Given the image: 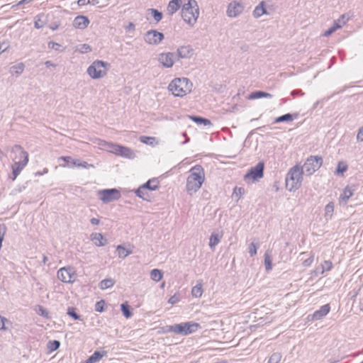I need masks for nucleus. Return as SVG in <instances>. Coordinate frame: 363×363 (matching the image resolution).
Instances as JSON below:
<instances>
[{
    "label": "nucleus",
    "mask_w": 363,
    "mask_h": 363,
    "mask_svg": "<svg viewBox=\"0 0 363 363\" xmlns=\"http://www.w3.org/2000/svg\"><path fill=\"white\" fill-rule=\"evenodd\" d=\"M205 181V173L201 165H195L189 170V175L186 179V189L189 195L196 194L201 187Z\"/></svg>",
    "instance_id": "1"
},
{
    "label": "nucleus",
    "mask_w": 363,
    "mask_h": 363,
    "mask_svg": "<svg viewBox=\"0 0 363 363\" xmlns=\"http://www.w3.org/2000/svg\"><path fill=\"white\" fill-rule=\"evenodd\" d=\"M192 82L186 77H177L172 79L167 86L168 91L174 97L183 98L191 93Z\"/></svg>",
    "instance_id": "2"
},
{
    "label": "nucleus",
    "mask_w": 363,
    "mask_h": 363,
    "mask_svg": "<svg viewBox=\"0 0 363 363\" xmlns=\"http://www.w3.org/2000/svg\"><path fill=\"white\" fill-rule=\"evenodd\" d=\"M11 152L15 153L13 158V164L12 165V177L13 181L16 180L21 172L28 163V154L23 148L18 145H14Z\"/></svg>",
    "instance_id": "3"
},
{
    "label": "nucleus",
    "mask_w": 363,
    "mask_h": 363,
    "mask_svg": "<svg viewBox=\"0 0 363 363\" xmlns=\"http://www.w3.org/2000/svg\"><path fill=\"white\" fill-rule=\"evenodd\" d=\"M303 171L299 164L292 167L288 172L286 179V188L289 192L298 190L302 184Z\"/></svg>",
    "instance_id": "4"
},
{
    "label": "nucleus",
    "mask_w": 363,
    "mask_h": 363,
    "mask_svg": "<svg viewBox=\"0 0 363 363\" xmlns=\"http://www.w3.org/2000/svg\"><path fill=\"white\" fill-rule=\"evenodd\" d=\"M181 17L191 28L195 26L199 17V8L196 0H189L182 5Z\"/></svg>",
    "instance_id": "5"
},
{
    "label": "nucleus",
    "mask_w": 363,
    "mask_h": 363,
    "mask_svg": "<svg viewBox=\"0 0 363 363\" xmlns=\"http://www.w3.org/2000/svg\"><path fill=\"white\" fill-rule=\"evenodd\" d=\"M110 65L103 60H96L87 67L86 73L93 80L100 79L107 75Z\"/></svg>",
    "instance_id": "6"
},
{
    "label": "nucleus",
    "mask_w": 363,
    "mask_h": 363,
    "mask_svg": "<svg viewBox=\"0 0 363 363\" xmlns=\"http://www.w3.org/2000/svg\"><path fill=\"white\" fill-rule=\"evenodd\" d=\"M201 328L200 325L193 321L174 324L167 328V332H172L184 336L194 333Z\"/></svg>",
    "instance_id": "7"
},
{
    "label": "nucleus",
    "mask_w": 363,
    "mask_h": 363,
    "mask_svg": "<svg viewBox=\"0 0 363 363\" xmlns=\"http://www.w3.org/2000/svg\"><path fill=\"white\" fill-rule=\"evenodd\" d=\"M322 164L323 158L321 156H310L307 158L301 168L308 176H311L320 168Z\"/></svg>",
    "instance_id": "8"
},
{
    "label": "nucleus",
    "mask_w": 363,
    "mask_h": 363,
    "mask_svg": "<svg viewBox=\"0 0 363 363\" xmlns=\"http://www.w3.org/2000/svg\"><path fill=\"white\" fill-rule=\"evenodd\" d=\"M57 277L62 283L72 284L77 279V272L72 266L63 267L57 270Z\"/></svg>",
    "instance_id": "9"
},
{
    "label": "nucleus",
    "mask_w": 363,
    "mask_h": 363,
    "mask_svg": "<svg viewBox=\"0 0 363 363\" xmlns=\"http://www.w3.org/2000/svg\"><path fill=\"white\" fill-rule=\"evenodd\" d=\"M264 162H259L255 167L250 168L244 176L247 183H255L264 176Z\"/></svg>",
    "instance_id": "10"
},
{
    "label": "nucleus",
    "mask_w": 363,
    "mask_h": 363,
    "mask_svg": "<svg viewBox=\"0 0 363 363\" xmlns=\"http://www.w3.org/2000/svg\"><path fill=\"white\" fill-rule=\"evenodd\" d=\"M245 10L244 4L240 1H232L228 5L226 8V16L229 18H235L240 16Z\"/></svg>",
    "instance_id": "11"
},
{
    "label": "nucleus",
    "mask_w": 363,
    "mask_h": 363,
    "mask_svg": "<svg viewBox=\"0 0 363 363\" xmlns=\"http://www.w3.org/2000/svg\"><path fill=\"white\" fill-rule=\"evenodd\" d=\"M164 38L162 33L156 30H150L144 34L143 40L148 45L155 46L159 45Z\"/></svg>",
    "instance_id": "12"
},
{
    "label": "nucleus",
    "mask_w": 363,
    "mask_h": 363,
    "mask_svg": "<svg viewBox=\"0 0 363 363\" xmlns=\"http://www.w3.org/2000/svg\"><path fill=\"white\" fill-rule=\"evenodd\" d=\"M157 62L164 68H172L175 62L174 54L172 52L160 53L157 57Z\"/></svg>",
    "instance_id": "13"
},
{
    "label": "nucleus",
    "mask_w": 363,
    "mask_h": 363,
    "mask_svg": "<svg viewBox=\"0 0 363 363\" xmlns=\"http://www.w3.org/2000/svg\"><path fill=\"white\" fill-rule=\"evenodd\" d=\"M101 200L104 203H108L114 200H118L121 193L116 189H104L99 191Z\"/></svg>",
    "instance_id": "14"
},
{
    "label": "nucleus",
    "mask_w": 363,
    "mask_h": 363,
    "mask_svg": "<svg viewBox=\"0 0 363 363\" xmlns=\"http://www.w3.org/2000/svg\"><path fill=\"white\" fill-rule=\"evenodd\" d=\"M350 17L347 14H342L339 18L335 20L333 26L324 32L323 36L327 37L334 33L336 30L342 28L347 22L349 21Z\"/></svg>",
    "instance_id": "15"
},
{
    "label": "nucleus",
    "mask_w": 363,
    "mask_h": 363,
    "mask_svg": "<svg viewBox=\"0 0 363 363\" xmlns=\"http://www.w3.org/2000/svg\"><path fill=\"white\" fill-rule=\"evenodd\" d=\"M194 55V50L189 45L179 46L177 49V56L178 60H189Z\"/></svg>",
    "instance_id": "16"
},
{
    "label": "nucleus",
    "mask_w": 363,
    "mask_h": 363,
    "mask_svg": "<svg viewBox=\"0 0 363 363\" xmlns=\"http://www.w3.org/2000/svg\"><path fill=\"white\" fill-rule=\"evenodd\" d=\"M113 154L130 160L134 159L135 157L134 151L130 148L118 144L116 145Z\"/></svg>",
    "instance_id": "17"
},
{
    "label": "nucleus",
    "mask_w": 363,
    "mask_h": 363,
    "mask_svg": "<svg viewBox=\"0 0 363 363\" xmlns=\"http://www.w3.org/2000/svg\"><path fill=\"white\" fill-rule=\"evenodd\" d=\"M89 20L85 16H77L74 18L72 26L74 28L79 30H84L89 25Z\"/></svg>",
    "instance_id": "18"
},
{
    "label": "nucleus",
    "mask_w": 363,
    "mask_h": 363,
    "mask_svg": "<svg viewBox=\"0 0 363 363\" xmlns=\"http://www.w3.org/2000/svg\"><path fill=\"white\" fill-rule=\"evenodd\" d=\"M269 13L268 12L267 9V4L264 1H260L258 5H257L253 11H252V16L255 18H259L264 15H269Z\"/></svg>",
    "instance_id": "19"
},
{
    "label": "nucleus",
    "mask_w": 363,
    "mask_h": 363,
    "mask_svg": "<svg viewBox=\"0 0 363 363\" xmlns=\"http://www.w3.org/2000/svg\"><path fill=\"white\" fill-rule=\"evenodd\" d=\"M95 143L97 145L99 149L112 154H113L115 148L117 145L116 143L107 142L100 139H96Z\"/></svg>",
    "instance_id": "20"
},
{
    "label": "nucleus",
    "mask_w": 363,
    "mask_h": 363,
    "mask_svg": "<svg viewBox=\"0 0 363 363\" xmlns=\"http://www.w3.org/2000/svg\"><path fill=\"white\" fill-rule=\"evenodd\" d=\"M330 310V307L329 304H325L323 306H321L318 310L315 311L312 315H311V320H318L322 319L323 317H325Z\"/></svg>",
    "instance_id": "21"
},
{
    "label": "nucleus",
    "mask_w": 363,
    "mask_h": 363,
    "mask_svg": "<svg viewBox=\"0 0 363 363\" xmlns=\"http://www.w3.org/2000/svg\"><path fill=\"white\" fill-rule=\"evenodd\" d=\"M333 267V264L329 260H325L323 264L320 265L319 267L313 270L311 272V274L314 277H317L319 274H323L325 272L330 271Z\"/></svg>",
    "instance_id": "22"
},
{
    "label": "nucleus",
    "mask_w": 363,
    "mask_h": 363,
    "mask_svg": "<svg viewBox=\"0 0 363 363\" xmlns=\"http://www.w3.org/2000/svg\"><path fill=\"white\" fill-rule=\"evenodd\" d=\"M90 239L96 247H104L106 245V240L100 233H93L90 235Z\"/></svg>",
    "instance_id": "23"
},
{
    "label": "nucleus",
    "mask_w": 363,
    "mask_h": 363,
    "mask_svg": "<svg viewBox=\"0 0 363 363\" xmlns=\"http://www.w3.org/2000/svg\"><path fill=\"white\" fill-rule=\"evenodd\" d=\"M182 0H171L167 6V11L169 15L172 16L180 8L182 9Z\"/></svg>",
    "instance_id": "24"
},
{
    "label": "nucleus",
    "mask_w": 363,
    "mask_h": 363,
    "mask_svg": "<svg viewBox=\"0 0 363 363\" xmlns=\"http://www.w3.org/2000/svg\"><path fill=\"white\" fill-rule=\"evenodd\" d=\"M25 69V65L23 62H18L10 67L9 73L11 77H18L21 76Z\"/></svg>",
    "instance_id": "25"
},
{
    "label": "nucleus",
    "mask_w": 363,
    "mask_h": 363,
    "mask_svg": "<svg viewBox=\"0 0 363 363\" xmlns=\"http://www.w3.org/2000/svg\"><path fill=\"white\" fill-rule=\"evenodd\" d=\"M144 189H148L150 191H156L160 188V183L157 179L152 178L149 179L147 182L141 185Z\"/></svg>",
    "instance_id": "26"
},
{
    "label": "nucleus",
    "mask_w": 363,
    "mask_h": 363,
    "mask_svg": "<svg viewBox=\"0 0 363 363\" xmlns=\"http://www.w3.org/2000/svg\"><path fill=\"white\" fill-rule=\"evenodd\" d=\"M105 355L106 352L104 351H96L85 361L84 363H95L102 359Z\"/></svg>",
    "instance_id": "27"
},
{
    "label": "nucleus",
    "mask_w": 363,
    "mask_h": 363,
    "mask_svg": "<svg viewBox=\"0 0 363 363\" xmlns=\"http://www.w3.org/2000/svg\"><path fill=\"white\" fill-rule=\"evenodd\" d=\"M139 140L140 143L151 147L157 146L159 144L158 141L155 137L141 136L140 137Z\"/></svg>",
    "instance_id": "28"
},
{
    "label": "nucleus",
    "mask_w": 363,
    "mask_h": 363,
    "mask_svg": "<svg viewBox=\"0 0 363 363\" xmlns=\"http://www.w3.org/2000/svg\"><path fill=\"white\" fill-rule=\"evenodd\" d=\"M118 252V256L119 258L124 259L133 253V250L129 248H126L123 245H118L116 247Z\"/></svg>",
    "instance_id": "29"
},
{
    "label": "nucleus",
    "mask_w": 363,
    "mask_h": 363,
    "mask_svg": "<svg viewBox=\"0 0 363 363\" xmlns=\"http://www.w3.org/2000/svg\"><path fill=\"white\" fill-rule=\"evenodd\" d=\"M261 98L272 99V95L267 92L258 91H255V92L251 93L248 96V99H251V100L261 99Z\"/></svg>",
    "instance_id": "30"
},
{
    "label": "nucleus",
    "mask_w": 363,
    "mask_h": 363,
    "mask_svg": "<svg viewBox=\"0 0 363 363\" xmlns=\"http://www.w3.org/2000/svg\"><path fill=\"white\" fill-rule=\"evenodd\" d=\"M221 235H218L216 233H212L209 237V242L208 246L211 250H213L216 245L219 243Z\"/></svg>",
    "instance_id": "31"
},
{
    "label": "nucleus",
    "mask_w": 363,
    "mask_h": 363,
    "mask_svg": "<svg viewBox=\"0 0 363 363\" xmlns=\"http://www.w3.org/2000/svg\"><path fill=\"white\" fill-rule=\"evenodd\" d=\"M72 165L82 169H90L94 168V166L91 164H88L86 162L81 160L74 159L72 160Z\"/></svg>",
    "instance_id": "32"
},
{
    "label": "nucleus",
    "mask_w": 363,
    "mask_h": 363,
    "mask_svg": "<svg viewBox=\"0 0 363 363\" xmlns=\"http://www.w3.org/2000/svg\"><path fill=\"white\" fill-rule=\"evenodd\" d=\"M189 118L194 121L195 123H196L198 125H203L205 126L206 125H212V123L208 119L199 117V116H190Z\"/></svg>",
    "instance_id": "33"
},
{
    "label": "nucleus",
    "mask_w": 363,
    "mask_h": 363,
    "mask_svg": "<svg viewBox=\"0 0 363 363\" xmlns=\"http://www.w3.org/2000/svg\"><path fill=\"white\" fill-rule=\"evenodd\" d=\"M203 286L201 283H198L196 286H194L191 289V296L196 298H199L201 297L203 294Z\"/></svg>",
    "instance_id": "34"
},
{
    "label": "nucleus",
    "mask_w": 363,
    "mask_h": 363,
    "mask_svg": "<svg viewBox=\"0 0 363 363\" xmlns=\"http://www.w3.org/2000/svg\"><path fill=\"white\" fill-rule=\"evenodd\" d=\"M115 284V281L112 279H105L101 281L99 284V287L101 290H106L111 288Z\"/></svg>",
    "instance_id": "35"
},
{
    "label": "nucleus",
    "mask_w": 363,
    "mask_h": 363,
    "mask_svg": "<svg viewBox=\"0 0 363 363\" xmlns=\"http://www.w3.org/2000/svg\"><path fill=\"white\" fill-rule=\"evenodd\" d=\"M151 279L155 282H158L162 279V272L160 269H154L150 273Z\"/></svg>",
    "instance_id": "36"
},
{
    "label": "nucleus",
    "mask_w": 363,
    "mask_h": 363,
    "mask_svg": "<svg viewBox=\"0 0 363 363\" xmlns=\"http://www.w3.org/2000/svg\"><path fill=\"white\" fill-rule=\"evenodd\" d=\"M347 169V164L342 161L338 162L337 167L335 171V174L337 175L342 176Z\"/></svg>",
    "instance_id": "37"
},
{
    "label": "nucleus",
    "mask_w": 363,
    "mask_h": 363,
    "mask_svg": "<svg viewBox=\"0 0 363 363\" xmlns=\"http://www.w3.org/2000/svg\"><path fill=\"white\" fill-rule=\"evenodd\" d=\"M334 212V203L329 202L325 207V218L326 220L330 219Z\"/></svg>",
    "instance_id": "38"
},
{
    "label": "nucleus",
    "mask_w": 363,
    "mask_h": 363,
    "mask_svg": "<svg viewBox=\"0 0 363 363\" xmlns=\"http://www.w3.org/2000/svg\"><path fill=\"white\" fill-rule=\"evenodd\" d=\"M352 191L348 186H347L343 189V191L340 196V199L345 203H347V201L349 200L350 197H352Z\"/></svg>",
    "instance_id": "39"
},
{
    "label": "nucleus",
    "mask_w": 363,
    "mask_h": 363,
    "mask_svg": "<svg viewBox=\"0 0 363 363\" xmlns=\"http://www.w3.org/2000/svg\"><path fill=\"white\" fill-rule=\"evenodd\" d=\"M244 194V189L241 187H235L233 192V198H235V201H238Z\"/></svg>",
    "instance_id": "40"
},
{
    "label": "nucleus",
    "mask_w": 363,
    "mask_h": 363,
    "mask_svg": "<svg viewBox=\"0 0 363 363\" xmlns=\"http://www.w3.org/2000/svg\"><path fill=\"white\" fill-rule=\"evenodd\" d=\"M148 12H150L152 14V16L155 21V23H158L162 20V13L161 12H160L159 11H157V9H150L148 10Z\"/></svg>",
    "instance_id": "41"
},
{
    "label": "nucleus",
    "mask_w": 363,
    "mask_h": 363,
    "mask_svg": "<svg viewBox=\"0 0 363 363\" xmlns=\"http://www.w3.org/2000/svg\"><path fill=\"white\" fill-rule=\"evenodd\" d=\"M43 14L38 15L34 22L35 28L37 29H40L44 27L45 22L43 18H44Z\"/></svg>",
    "instance_id": "42"
},
{
    "label": "nucleus",
    "mask_w": 363,
    "mask_h": 363,
    "mask_svg": "<svg viewBox=\"0 0 363 363\" xmlns=\"http://www.w3.org/2000/svg\"><path fill=\"white\" fill-rule=\"evenodd\" d=\"M135 193L138 197L144 200L148 201V198L147 194L144 192V188L142 186H140L135 191Z\"/></svg>",
    "instance_id": "43"
},
{
    "label": "nucleus",
    "mask_w": 363,
    "mask_h": 363,
    "mask_svg": "<svg viewBox=\"0 0 363 363\" xmlns=\"http://www.w3.org/2000/svg\"><path fill=\"white\" fill-rule=\"evenodd\" d=\"M293 120V116L291 113H286L281 116H279L275 119L276 123H281L285 121H291Z\"/></svg>",
    "instance_id": "44"
},
{
    "label": "nucleus",
    "mask_w": 363,
    "mask_h": 363,
    "mask_svg": "<svg viewBox=\"0 0 363 363\" xmlns=\"http://www.w3.org/2000/svg\"><path fill=\"white\" fill-rule=\"evenodd\" d=\"M121 311H122L123 315L126 318H130L131 316L132 313L129 309V306L128 305V303H122L121 305Z\"/></svg>",
    "instance_id": "45"
},
{
    "label": "nucleus",
    "mask_w": 363,
    "mask_h": 363,
    "mask_svg": "<svg viewBox=\"0 0 363 363\" xmlns=\"http://www.w3.org/2000/svg\"><path fill=\"white\" fill-rule=\"evenodd\" d=\"M281 359V354L279 352L274 353L269 357L267 363H279Z\"/></svg>",
    "instance_id": "46"
},
{
    "label": "nucleus",
    "mask_w": 363,
    "mask_h": 363,
    "mask_svg": "<svg viewBox=\"0 0 363 363\" xmlns=\"http://www.w3.org/2000/svg\"><path fill=\"white\" fill-rule=\"evenodd\" d=\"M60 343L58 340L50 341L48 344V348L50 352L55 351L59 348Z\"/></svg>",
    "instance_id": "47"
},
{
    "label": "nucleus",
    "mask_w": 363,
    "mask_h": 363,
    "mask_svg": "<svg viewBox=\"0 0 363 363\" xmlns=\"http://www.w3.org/2000/svg\"><path fill=\"white\" fill-rule=\"evenodd\" d=\"M67 315L72 317L74 320H79L80 316L77 314L75 308L73 307H69L67 308Z\"/></svg>",
    "instance_id": "48"
},
{
    "label": "nucleus",
    "mask_w": 363,
    "mask_h": 363,
    "mask_svg": "<svg viewBox=\"0 0 363 363\" xmlns=\"http://www.w3.org/2000/svg\"><path fill=\"white\" fill-rule=\"evenodd\" d=\"M264 266L267 271H270L272 268L270 256L267 254L264 255Z\"/></svg>",
    "instance_id": "49"
},
{
    "label": "nucleus",
    "mask_w": 363,
    "mask_h": 363,
    "mask_svg": "<svg viewBox=\"0 0 363 363\" xmlns=\"http://www.w3.org/2000/svg\"><path fill=\"white\" fill-rule=\"evenodd\" d=\"M91 51V46L86 43H84V44L81 45V48L78 50V52L82 54L90 52Z\"/></svg>",
    "instance_id": "50"
},
{
    "label": "nucleus",
    "mask_w": 363,
    "mask_h": 363,
    "mask_svg": "<svg viewBox=\"0 0 363 363\" xmlns=\"http://www.w3.org/2000/svg\"><path fill=\"white\" fill-rule=\"evenodd\" d=\"M257 245L253 242L250 243L249 245V254L251 257L255 256L257 254Z\"/></svg>",
    "instance_id": "51"
},
{
    "label": "nucleus",
    "mask_w": 363,
    "mask_h": 363,
    "mask_svg": "<svg viewBox=\"0 0 363 363\" xmlns=\"http://www.w3.org/2000/svg\"><path fill=\"white\" fill-rule=\"evenodd\" d=\"M105 302L104 300L97 301L95 304V311L99 313H101L104 311Z\"/></svg>",
    "instance_id": "52"
},
{
    "label": "nucleus",
    "mask_w": 363,
    "mask_h": 363,
    "mask_svg": "<svg viewBox=\"0 0 363 363\" xmlns=\"http://www.w3.org/2000/svg\"><path fill=\"white\" fill-rule=\"evenodd\" d=\"M10 48L8 42L3 41L0 43V54L7 51Z\"/></svg>",
    "instance_id": "53"
},
{
    "label": "nucleus",
    "mask_w": 363,
    "mask_h": 363,
    "mask_svg": "<svg viewBox=\"0 0 363 363\" xmlns=\"http://www.w3.org/2000/svg\"><path fill=\"white\" fill-rule=\"evenodd\" d=\"M314 261V255H311L309 258L306 259L303 262V266L305 267H310Z\"/></svg>",
    "instance_id": "54"
},
{
    "label": "nucleus",
    "mask_w": 363,
    "mask_h": 363,
    "mask_svg": "<svg viewBox=\"0 0 363 363\" xmlns=\"http://www.w3.org/2000/svg\"><path fill=\"white\" fill-rule=\"evenodd\" d=\"M48 45L49 48L52 49L56 51L59 50L60 48L61 47L60 44H59L58 43L53 42V41L49 42Z\"/></svg>",
    "instance_id": "55"
},
{
    "label": "nucleus",
    "mask_w": 363,
    "mask_h": 363,
    "mask_svg": "<svg viewBox=\"0 0 363 363\" xmlns=\"http://www.w3.org/2000/svg\"><path fill=\"white\" fill-rule=\"evenodd\" d=\"M357 140L358 142H363V126L358 130L357 134Z\"/></svg>",
    "instance_id": "56"
},
{
    "label": "nucleus",
    "mask_w": 363,
    "mask_h": 363,
    "mask_svg": "<svg viewBox=\"0 0 363 363\" xmlns=\"http://www.w3.org/2000/svg\"><path fill=\"white\" fill-rule=\"evenodd\" d=\"M178 301H179V296L177 294L173 295L168 300V303L171 305H174L176 303H177Z\"/></svg>",
    "instance_id": "57"
},
{
    "label": "nucleus",
    "mask_w": 363,
    "mask_h": 363,
    "mask_svg": "<svg viewBox=\"0 0 363 363\" xmlns=\"http://www.w3.org/2000/svg\"><path fill=\"white\" fill-rule=\"evenodd\" d=\"M7 322V319L0 315V330H6L5 323Z\"/></svg>",
    "instance_id": "58"
},
{
    "label": "nucleus",
    "mask_w": 363,
    "mask_h": 363,
    "mask_svg": "<svg viewBox=\"0 0 363 363\" xmlns=\"http://www.w3.org/2000/svg\"><path fill=\"white\" fill-rule=\"evenodd\" d=\"M135 24L132 22H129L128 24L125 27V29L127 31H134L135 30Z\"/></svg>",
    "instance_id": "59"
},
{
    "label": "nucleus",
    "mask_w": 363,
    "mask_h": 363,
    "mask_svg": "<svg viewBox=\"0 0 363 363\" xmlns=\"http://www.w3.org/2000/svg\"><path fill=\"white\" fill-rule=\"evenodd\" d=\"M90 223L93 225H98L100 224V218H92L90 219Z\"/></svg>",
    "instance_id": "60"
},
{
    "label": "nucleus",
    "mask_w": 363,
    "mask_h": 363,
    "mask_svg": "<svg viewBox=\"0 0 363 363\" xmlns=\"http://www.w3.org/2000/svg\"><path fill=\"white\" fill-rule=\"evenodd\" d=\"M59 160H62L65 162H70L72 164V160H74V159L71 158L70 157H68V156H62L59 158Z\"/></svg>",
    "instance_id": "61"
},
{
    "label": "nucleus",
    "mask_w": 363,
    "mask_h": 363,
    "mask_svg": "<svg viewBox=\"0 0 363 363\" xmlns=\"http://www.w3.org/2000/svg\"><path fill=\"white\" fill-rule=\"evenodd\" d=\"M48 172V169L47 168H44L42 172H36L35 173V177H40L42 175L46 174Z\"/></svg>",
    "instance_id": "62"
},
{
    "label": "nucleus",
    "mask_w": 363,
    "mask_h": 363,
    "mask_svg": "<svg viewBox=\"0 0 363 363\" xmlns=\"http://www.w3.org/2000/svg\"><path fill=\"white\" fill-rule=\"evenodd\" d=\"M40 311L41 315L45 316L46 318L48 317V313L45 309H43L42 307H40Z\"/></svg>",
    "instance_id": "63"
},
{
    "label": "nucleus",
    "mask_w": 363,
    "mask_h": 363,
    "mask_svg": "<svg viewBox=\"0 0 363 363\" xmlns=\"http://www.w3.org/2000/svg\"><path fill=\"white\" fill-rule=\"evenodd\" d=\"M77 4H78L79 6H86V5H88L89 4H88L87 0H78V1H77Z\"/></svg>",
    "instance_id": "64"
}]
</instances>
